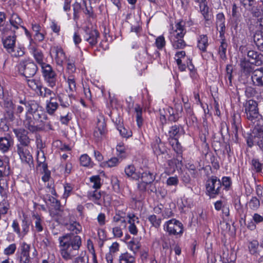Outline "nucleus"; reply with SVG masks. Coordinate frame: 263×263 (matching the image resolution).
I'll return each instance as SVG.
<instances>
[{
	"label": "nucleus",
	"instance_id": "1",
	"mask_svg": "<svg viewBox=\"0 0 263 263\" xmlns=\"http://www.w3.org/2000/svg\"><path fill=\"white\" fill-rule=\"evenodd\" d=\"M60 253L66 261L73 259L78 254L82 239L80 236L66 234L59 238Z\"/></svg>",
	"mask_w": 263,
	"mask_h": 263
},
{
	"label": "nucleus",
	"instance_id": "2",
	"mask_svg": "<svg viewBox=\"0 0 263 263\" xmlns=\"http://www.w3.org/2000/svg\"><path fill=\"white\" fill-rule=\"evenodd\" d=\"M247 119L251 122L254 128L251 134L248 137L247 143L251 147L257 144L263 151V118L262 116H247Z\"/></svg>",
	"mask_w": 263,
	"mask_h": 263
},
{
	"label": "nucleus",
	"instance_id": "3",
	"mask_svg": "<svg viewBox=\"0 0 263 263\" xmlns=\"http://www.w3.org/2000/svg\"><path fill=\"white\" fill-rule=\"evenodd\" d=\"M107 129L104 116L98 118L97 126L94 129L93 139L96 143H100L106 138Z\"/></svg>",
	"mask_w": 263,
	"mask_h": 263
},
{
	"label": "nucleus",
	"instance_id": "4",
	"mask_svg": "<svg viewBox=\"0 0 263 263\" xmlns=\"http://www.w3.org/2000/svg\"><path fill=\"white\" fill-rule=\"evenodd\" d=\"M205 188L206 194L210 198H214L221 193V180L216 176H212L207 180Z\"/></svg>",
	"mask_w": 263,
	"mask_h": 263
},
{
	"label": "nucleus",
	"instance_id": "5",
	"mask_svg": "<svg viewBox=\"0 0 263 263\" xmlns=\"http://www.w3.org/2000/svg\"><path fill=\"white\" fill-rule=\"evenodd\" d=\"M42 75L45 81L50 87H54L57 82V74L52 66L46 63L41 66Z\"/></svg>",
	"mask_w": 263,
	"mask_h": 263
},
{
	"label": "nucleus",
	"instance_id": "6",
	"mask_svg": "<svg viewBox=\"0 0 263 263\" xmlns=\"http://www.w3.org/2000/svg\"><path fill=\"white\" fill-rule=\"evenodd\" d=\"M164 229L170 235H182L183 232L182 223L176 219H172L166 221L164 225Z\"/></svg>",
	"mask_w": 263,
	"mask_h": 263
},
{
	"label": "nucleus",
	"instance_id": "7",
	"mask_svg": "<svg viewBox=\"0 0 263 263\" xmlns=\"http://www.w3.org/2000/svg\"><path fill=\"white\" fill-rule=\"evenodd\" d=\"M19 71L26 78H31L35 75L37 67L33 62L21 63L18 66Z\"/></svg>",
	"mask_w": 263,
	"mask_h": 263
},
{
	"label": "nucleus",
	"instance_id": "8",
	"mask_svg": "<svg viewBox=\"0 0 263 263\" xmlns=\"http://www.w3.org/2000/svg\"><path fill=\"white\" fill-rule=\"evenodd\" d=\"M28 146L17 145V153L22 162L28 164L29 166L33 167V160L32 155L28 148Z\"/></svg>",
	"mask_w": 263,
	"mask_h": 263
},
{
	"label": "nucleus",
	"instance_id": "9",
	"mask_svg": "<svg viewBox=\"0 0 263 263\" xmlns=\"http://www.w3.org/2000/svg\"><path fill=\"white\" fill-rule=\"evenodd\" d=\"M13 132L15 134L20 144L17 145H22L28 146L30 143L31 139L28 135L29 133L24 128L13 129Z\"/></svg>",
	"mask_w": 263,
	"mask_h": 263
},
{
	"label": "nucleus",
	"instance_id": "10",
	"mask_svg": "<svg viewBox=\"0 0 263 263\" xmlns=\"http://www.w3.org/2000/svg\"><path fill=\"white\" fill-rule=\"evenodd\" d=\"M100 33L99 31L95 29H87L85 30L84 39L88 42L89 44L93 47L98 43V39L99 37Z\"/></svg>",
	"mask_w": 263,
	"mask_h": 263
},
{
	"label": "nucleus",
	"instance_id": "11",
	"mask_svg": "<svg viewBox=\"0 0 263 263\" xmlns=\"http://www.w3.org/2000/svg\"><path fill=\"white\" fill-rule=\"evenodd\" d=\"M249 61L253 65L261 66L263 64V54L254 50H249L247 53Z\"/></svg>",
	"mask_w": 263,
	"mask_h": 263
},
{
	"label": "nucleus",
	"instance_id": "12",
	"mask_svg": "<svg viewBox=\"0 0 263 263\" xmlns=\"http://www.w3.org/2000/svg\"><path fill=\"white\" fill-rule=\"evenodd\" d=\"M183 157L182 155L176 156L171 160L167 161V164L169 166L170 172L173 173L176 170L181 169L183 166Z\"/></svg>",
	"mask_w": 263,
	"mask_h": 263
},
{
	"label": "nucleus",
	"instance_id": "13",
	"mask_svg": "<svg viewBox=\"0 0 263 263\" xmlns=\"http://www.w3.org/2000/svg\"><path fill=\"white\" fill-rule=\"evenodd\" d=\"M251 79L254 85L263 87V68H260L254 70Z\"/></svg>",
	"mask_w": 263,
	"mask_h": 263
},
{
	"label": "nucleus",
	"instance_id": "14",
	"mask_svg": "<svg viewBox=\"0 0 263 263\" xmlns=\"http://www.w3.org/2000/svg\"><path fill=\"white\" fill-rule=\"evenodd\" d=\"M55 54V59L56 63L59 65H62L65 59V53L61 47L54 46L51 48L50 53Z\"/></svg>",
	"mask_w": 263,
	"mask_h": 263
},
{
	"label": "nucleus",
	"instance_id": "15",
	"mask_svg": "<svg viewBox=\"0 0 263 263\" xmlns=\"http://www.w3.org/2000/svg\"><path fill=\"white\" fill-rule=\"evenodd\" d=\"M154 153L157 156L164 154L167 152L164 144L161 142L159 138H157L152 144Z\"/></svg>",
	"mask_w": 263,
	"mask_h": 263
},
{
	"label": "nucleus",
	"instance_id": "16",
	"mask_svg": "<svg viewBox=\"0 0 263 263\" xmlns=\"http://www.w3.org/2000/svg\"><path fill=\"white\" fill-rule=\"evenodd\" d=\"M252 65L253 64L247 60L246 58L241 59L239 63L241 72L245 75L253 73L254 70V67Z\"/></svg>",
	"mask_w": 263,
	"mask_h": 263
},
{
	"label": "nucleus",
	"instance_id": "17",
	"mask_svg": "<svg viewBox=\"0 0 263 263\" xmlns=\"http://www.w3.org/2000/svg\"><path fill=\"white\" fill-rule=\"evenodd\" d=\"M263 222V216L258 213H254L252 215V220L246 224L247 227L249 230L253 231L256 228V224Z\"/></svg>",
	"mask_w": 263,
	"mask_h": 263
},
{
	"label": "nucleus",
	"instance_id": "18",
	"mask_svg": "<svg viewBox=\"0 0 263 263\" xmlns=\"http://www.w3.org/2000/svg\"><path fill=\"white\" fill-rule=\"evenodd\" d=\"M24 125L30 132L37 131V124L34 121V116H25V119L23 120Z\"/></svg>",
	"mask_w": 263,
	"mask_h": 263
},
{
	"label": "nucleus",
	"instance_id": "19",
	"mask_svg": "<svg viewBox=\"0 0 263 263\" xmlns=\"http://www.w3.org/2000/svg\"><path fill=\"white\" fill-rule=\"evenodd\" d=\"M184 22L182 21L177 23L175 25V30L171 33V37H183L186 33L184 28Z\"/></svg>",
	"mask_w": 263,
	"mask_h": 263
},
{
	"label": "nucleus",
	"instance_id": "20",
	"mask_svg": "<svg viewBox=\"0 0 263 263\" xmlns=\"http://www.w3.org/2000/svg\"><path fill=\"white\" fill-rule=\"evenodd\" d=\"M13 143V141L10 137L0 138V151L3 153L8 152Z\"/></svg>",
	"mask_w": 263,
	"mask_h": 263
},
{
	"label": "nucleus",
	"instance_id": "21",
	"mask_svg": "<svg viewBox=\"0 0 263 263\" xmlns=\"http://www.w3.org/2000/svg\"><path fill=\"white\" fill-rule=\"evenodd\" d=\"M102 196V192L101 193L100 191H98L97 190L89 192L88 194V198L95 204L100 205L102 204V200L101 199Z\"/></svg>",
	"mask_w": 263,
	"mask_h": 263
},
{
	"label": "nucleus",
	"instance_id": "22",
	"mask_svg": "<svg viewBox=\"0 0 263 263\" xmlns=\"http://www.w3.org/2000/svg\"><path fill=\"white\" fill-rule=\"evenodd\" d=\"M253 40L257 49L263 52V31H256L253 36Z\"/></svg>",
	"mask_w": 263,
	"mask_h": 263
},
{
	"label": "nucleus",
	"instance_id": "23",
	"mask_svg": "<svg viewBox=\"0 0 263 263\" xmlns=\"http://www.w3.org/2000/svg\"><path fill=\"white\" fill-rule=\"evenodd\" d=\"M246 113L249 115H253L258 113V109L257 108V103L256 101L253 100H249L246 107Z\"/></svg>",
	"mask_w": 263,
	"mask_h": 263
},
{
	"label": "nucleus",
	"instance_id": "24",
	"mask_svg": "<svg viewBox=\"0 0 263 263\" xmlns=\"http://www.w3.org/2000/svg\"><path fill=\"white\" fill-rule=\"evenodd\" d=\"M124 172L128 177H131L135 180H138L140 178V173L136 171V168L133 165H129L126 167Z\"/></svg>",
	"mask_w": 263,
	"mask_h": 263
},
{
	"label": "nucleus",
	"instance_id": "25",
	"mask_svg": "<svg viewBox=\"0 0 263 263\" xmlns=\"http://www.w3.org/2000/svg\"><path fill=\"white\" fill-rule=\"evenodd\" d=\"M119 263H135V255L128 252L122 253L119 256Z\"/></svg>",
	"mask_w": 263,
	"mask_h": 263
},
{
	"label": "nucleus",
	"instance_id": "26",
	"mask_svg": "<svg viewBox=\"0 0 263 263\" xmlns=\"http://www.w3.org/2000/svg\"><path fill=\"white\" fill-rule=\"evenodd\" d=\"M30 49L33 54V56L36 61L40 65L41 67L43 66V64H46L43 62V54L40 50L38 49L34 46H31Z\"/></svg>",
	"mask_w": 263,
	"mask_h": 263
},
{
	"label": "nucleus",
	"instance_id": "27",
	"mask_svg": "<svg viewBox=\"0 0 263 263\" xmlns=\"http://www.w3.org/2000/svg\"><path fill=\"white\" fill-rule=\"evenodd\" d=\"M171 41L172 43L173 47L176 49H183L186 46L183 37H171Z\"/></svg>",
	"mask_w": 263,
	"mask_h": 263
},
{
	"label": "nucleus",
	"instance_id": "28",
	"mask_svg": "<svg viewBox=\"0 0 263 263\" xmlns=\"http://www.w3.org/2000/svg\"><path fill=\"white\" fill-rule=\"evenodd\" d=\"M15 36H9L3 41L4 46L8 52L11 51L12 49L15 47Z\"/></svg>",
	"mask_w": 263,
	"mask_h": 263
},
{
	"label": "nucleus",
	"instance_id": "29",
	"mask_svg": "<svg viewBox=\"0 0 263 263\" xmlns=\"http://www.w3.org/2000/svg\"><path fill=\"white\" fill-rule=\"evenodd\" d=\"M209 45L208 38L206 35H200L198 39V48L202 52H205Z\"/></svg>",
	"mask_w": 263,
	"mask_h": 263
},
{
	"label": "nucleus",
	"instance_id": "30",
	"mask_svg": "<svg viewBox=\"0 0 263 263\" xmlns=\"http://www.w3.org/2000/svg\"><path fill=\"white\" fill-rule=\"evenodd\" d=\"M170 145L172 146L173 150L176 153V156H182V147L179 142L178 139L173 138L169 141Z\"/></svg>",
	"mask_w": 263,
	"mask_h": 263
},
{
	"label": "nucleus",
	"instance_id": "31",
	"mask_svg": "<svg viewBox=\"0 0 263 263\" xmlns=\"http://www.w3.org/2000/svg\"><path fill=\"white\" fill-rule=\"evenodd\" d=\"M30 245L25 242H22L20 246V253L18 257L30 256Z\"/></svg>",
	"mask_w": 263,
	"mask_h": 263
},
{
	"label": "nucleus",
	"instance_id": "32",
	"mask_svg": "<svg viewBox=\"0 0 263 263\" xmlns=\"http://www.w3.org/2000/svg\"><path fill=\"white\" fill-rule=\"evenodd\" d=\"M10 23L14 29H17L22 25V20L16 13H13L10 19Z\"/></svg>",
	"mask_w": 263,
	"mask_h": 263
},
{
	"label": "nucleus",
	"instance_id": "33",
	"mask_svg": "<svg viewBox=\"0 0 263 263\" xmlns=\"http://www.w3.org/2000/svg\"><path fill=\"white\" fill-rule=\"evenodd\" d=\"M67 229L76 234L80 233L82 230L81 225L79 222L77 221H73L72 222L67 224Z\"/></svg>",
	"mask_w": 263,
	"mask_h": 263
},
{
	"label": "nucleus",
	"instance_id": "34",
	"mask_svg": "<svg viewBox=\"0 0 263 263\" xmlns=\"http://www.w3.org/2000/svg\"><path fill=\"white\" fill-rule=\"evenodd\" d=\"M33 217L35 219L34 224L35 228L37 232H41L43 230V219L38 214L33 215Z\"/></svg>",
	"mask_w": 263,
	"mask_h": 263
},
{
	"label": "nucleus",
	"instance_id": "35",
	"mask_svg": "<svg viewBox=\"0 0 263 263\" xmlns=\"http://www.w3.org/2000/svg\"><path fill=\"white\" fill-rule=\"evenodd\" d=\"M80 162L81 165L85 167H92L93 163L91 161V158L87 155L83 154L80 158Z\"/></svg>",
	"mask_w": 263,
	"mask_h": 263
},
{
	"label": "nucleus",
	"instance_id": "36",
	"mask_svg": "<svg viewBox=\"0 0 263 263\" xmlns=\"http://www.w3.org/2000/svg\"><path fill=\"white\" fill-rule=\"evenodd\" d=\"M228 47V44L226 42L225 40H222L221 42L220 46L219 47L218 53L220 57V58L222 60H225L227 59L226 57V51Z\"/></svg>",
	"mask_w": 263,
	"mask_h": 263
},
{
	"label": "nucleus",
	"instance_id": "37",
	"mask_svg": "<svg viewBox=\"0 0 263 263\" xmlns=\"http://www.w3.org/2000/svg\"><path fill=\"white\" fill-rule=\"evenodd\" d=\"M142 180L146 183H151L155 180V177L153 174L149 172H145L140 173V178Z\"/></svg>",
	"mask_w": 263,
	"mask_h": 263
},
{
	"label": "nucleus",
	"instance_id": "38",
	"mask_svg": "<svg viewBox=\"0 0 263 263\" xmlns=\"http://www.w3.org/2000/svg\"><path fill=\"white\" fill-rule=\"evenodd\" d=\"M72 95H62L60 97L59 100L61 103V105L64 107H67L70 105L71 103V97H72Z\"/></svg>",
	"mask_w": 263,
	"mask_h": 263
},
{
	"label": "nucleus",
	"instance_id": "39",
	"mask_svg": "<svg viewBox=\"0 0 263 263\" xmlns=\"http://www.w3.org/2000/svg\"><path fill=\"white\" fill-rule=\"evenodd\" d=\"M248 204L250 209L256 211L260 206V201L256 197H252Z\"/></svg>",
	"mask_w": 263,
	"mask_h": 263
},
{
	"label": "nucleus",
	"instance_id": "40",
	"mask_svg": "<svg viewBox=\"0 0 263 263\" xmlns=\"http://www.w3.org/2000/svg\"><path fill=\"white\" fill-rule=\"evenodd\" d=\"M29 222L27 221L26 218H24L22 220L21 222V234L20 236H25L29 230Z\"/></svg>",
	"mask_w": 263,
	"mask_h": 263
},
{
	"label": "nucleus",
	"instance_id": "41",
	"mask_svg": "<svg viewBox=\"0 0 263 263\" xmlns=\"http://www.w3.org/2000/svg\"><path fill=\"white\" fill-rule=\"evenodd\" d=\"M117 151L118 152V156L120 157L121 159H123L126 157L127 156V149L124 145L123 143H119L117 145Z\"/></svg>",
	"mask_w": 263,
	"mask_h": 263
},
{
	"label": "nucleus",
	"instance_id": "42",
	"mask_svg": "<svg viewBox=\"0 0 263 263\" xmlns=\"http://www.w3.org/2000/svg\"><path fill=\"white\" fill-rule=\"evenodd\" d=\"M4 107L7 115H13L15 114V105L11 101L6 102L4 104Z\"/></svg>",
	"mask_w": 263,
	"mask_h": 263
},
{
	"label": "nucleus",
	"instance_id": "43",
	"mask_svg": "<svg viewBox=\"0 0 263 263\" xmlns=\"http://www.w3.org/2000/svg\"><path fill=\"white\" fill-rule=\"evenodd\" d=\"M72 263H88L89 259L86 253L82 252L80 255L73 258Z\"/></svg>",
	"mask_w": 263,
	"mask_h": 263
},
{
	"label": "nucleus",
	"instance_id": "44",
	"mask_svg": "<svg viewBox=\"0 0 263 263\" xmlns=\"http://www.w3.org/2000/svg\"><path fill=\"white\" fill-rule=\"evenodd\" d=\"M148 219L152 226L156 228H158L161 223V218H157L155 215H151L148 216Z\"/></svg>",
	"mask_w": 263,
	"mask_h": 263
},
{
	"label": "nucleus",
	"instance_id": "45",
	"mask_svg": "<svg viewBox=\"0 0 263 263\" xmlns=\"http://www.w3.org/2000/svg\"><path fill=\"white\" fill-rule=\"evenodd\" d=\"M252 168L256 173H260L261 172L263 167V163L259 162L257 159H253L251 161Z\"/></svg>",
	"mask_w": 263,
	"mask_h": 263
},
{
	"label": "nucleus",
	"instance_id": "46",
	"mask_svg": "<svg viewBox=\"0 0 263 263\" xmlns=\"http://www.w3.org/2000/svg\"><path fill=\"white\" fill-rule=\"evenodd\" d=\"M27 81L28 86L34 91H37V88H39V87L42 85L40 81L35 79H28Z\"/></svg>",
	"mask_w": 263,
	"mask_h": 263
},
{
	"label": "nucleus",
	"instance_id": "47",
	"mask_svg": "<svg viewBox=\"0 0 263 263\" xmlns=\"http://www.w3.org/2000/svg\"><path fill=\"white\" fill-rule=\"evenodd\" d=\"M117 129L123 137L128 138L132 136V131L129 129L125 128L123 125L118 126L117 127Z\"/></svg>",
	"mask_w": 263,
	"mask_h": 263
},
{
	"label": "nucleus",
	"instance_id": "48",
	"mask_svg": "<svg viewBox=\"0 0 263 263\" xmlns=\"http://www.w3.org/2000/svg\"><path fill=\"white\" fill-rule=\"evenodd\" d=\"M259 243L257 240H253L249 242L248 248L249 251L252 254H256L257 253V250Z\"/></svg>",
	"mask_w": 263,
	"mask_h": 263
},
{
	"label": "nucleus",
	"instance_id": "49",
	"mask_svg": "<svg viewBox=\"0 0 263 263\" xmlns=\"http://www.w3.org/2000/svg\"><path fill=\"white\" fill-rule=\"evenodd\" d=\"M9 53H10L12 57L17 58L22 57L24 54L25 52L24 50V48L19 47H14L12 49V51H9Z\"/></svg>",
	"mask_w": 263,
	"mask_h": 263
},
{
	"label": "nucleus",
	"instance_id": "50",
	"mask_svg": "<svg viewBox=\"0 0 263 263\" xmlns=\"http://www.w3.org/2000/svg\"><path fill=\"white\" fill-rule=\"evenodd\" d=\"M90 181L93 183L92 187L98 189L101 186V178L99 175L93 176L90 178Z\"/></svg>",
	"mask_w": 263,
	"mask_h": 263
},
{
	"label": "nucleus",
	"instance_id": "51",
	"mask_svg": "<svg viewBox=\"0 0 263 263\" xmlns=\"http://www.w3.org/2000/svg\"><path fill=\"white\" fill-rule=\"evenodd\" d=\"M58 106V104L57 102H53V100H50V102H48L46 105L47 112L49 114H53L54 111L57 109Z\"/></svg>",
	"mask_w": 263,
	"mask_h": 263
},
{
	"label": "nucleus",
	"instance_id": "52",
	"mask_svg": "<svg viewBox=\"0 0 263 263\" xmlns=\"http://www.w3.org/2000/svg\"><path fill=\"white\" fill-rule=\"evenodd\" d=\"M200 10L206 20H209V7L206 2L199 4Z\"/></svg>",
	"mask_w": 263,
	"mask_h": 263
},
{
	"label": "nucleus",
	"instance_id": "53",
	"mask_svg": "<svg viewBox=\"0 0 263 263\" xmlns=\"http://www.w3.org/2000/svg\"><path fill=\"white\" fill-rule=\"evenodd\" d=\"M43 95V98L49 99L51 101L53 100L55 96L54 92L46 87H44Z\"/></svg>",
	"mask_w": 263,
	"mask_h": 263
},
{
	"label": "nucleus",
	"instance_id": "54",
	"mask_svg": "<svg viewBox=\"0 0 263 263\" xmlns=\"http://www.w3.org/2000/svg\"><path fill=\"white\" fill-rule=\"evenodd\" d=\"M112 222L115 224H117L119 222L121 223V226L124 228L126 227V221L124 217L120 215L119 214H116V215L113 217Z\"/></svg>",
	"mask_w": 263,
	"mask_h": 263
},
{
	"label": "nucleus",
	"instance_id": "55",
	"mask_svg": "<svg viewBox=\"0 0 263 263\" xmlns=\"http://www.w3.org/2000/svg\"><path fill=\"white\" fill-rule=\"evenodd\" d=\"M179 128L176 125L173 126L169 132V141L173 138L178 139Z\"/></svg>",
	"mask_w": 263,
	"mask_h": 263
},
{
	"label": "nucleus",
	"instance_id": "56",
	"mask_svg": "<svg viewBox=\"0 0 263 263\" xmlns=\"http://www.w3.org/2000/svg\"><path fill=\"white\" fill-rule=\"evenodd\" d=\"M221 186H224V189L228 191L230 189V187L232 184V181L230 177H223L222 178L221 181Z\"/></svg>",
	"mask_w": 263,
	"mask_h": 263
},
{
	"label": "nucleus",
	"instance_id": "57",
	"mask_svg": "<svg viewBox=\"0 0 263 263\" xmlns=\"http://www.w3.org/2000/svg\"><path fill=\"white\" fill-rule=\"evenodd\" d=\"M129 247L130 250L133 251V254L135 255L136 253L140 248L141 245L139 242H135L134 240H132L129 242Z\"/></svg>",
	"mask_w": 263,
	"mask_h": 263
},
{
	"label": "nucleus",
	"instance_id": "58",
	"mask_svg": "<svg viewBox=\"0 0 263 263\" xmlns=\"http://www.w3.org/2000/svg\"><path fill=\"white\" fill-rule=\"evenodd\" d=\"M119 163V159L116 157H112L105 162L104 165L108 167L117 166Z\"/></svg>",
	"mask_w": 263,
	"mask_h": 263
},
{
	"label": "nucleus",
	"instance_id": "59",
	"mask_svg": "<svg viewBox=\"0 0 263 263\" xmlns=\"http://www.w3.org/2000/svg\"><path fill=\"white\" fill-rule=\"evenodd\" d=\"M155 44L159 49H161L165 45L164 37L163 36H159L156 39Z\"/></svg>",
	"mask_w": 263,
	"mask_h": 263
},
{
	"label": "nucleus",
	"instance_id": "60",
	"mask_svg": "<svg viewBox=\"0 0 263 263\" xmlns=\"http://www.w3.org/2000/svg\"><path fill=\"white\" fill-rule=\"evenodd\" d=\"M16 249V246L15 243H12L4 250V254L7 255L13 254Z\"/></svg>",
	"mask_w": 263,
	"mask_h": 263
},
{
	"label": "nucleus",
	"instance_id": "61",
	"mask_svg": "<svg viewBox=\"0 0 263 263\" xmlns=\"http://www.w3.org/2000/svg\"><path fill=\"white\" fill-rule=\"evenodd\" d=\"M67 83L68 84L70 91L71 92L75 91L76 90V84L75 80L72 76L68 78Z\"/></svg>",
	"mask_w": 263,
	"mask_h": 263
},
{
	"label": "nucleus",
	"instance_id": "62",
	"mask_svg": "<svg viewBox=\"0 0 263 263\" xmlns=\"http://www.w3.org/2000/svg\"><path fill=\"white\" fill-rule=\"evenodd\" d=\"M102 198H103V202L105 206H108L111 203V198L109 194L105 192H102Z\"/></svg>",
	"mask_w": 263,
	"mask_h": 263
},
{
	"label": "nucleus",
	"instance_id": "63",
	"mask_svg": "<svg viewBox=\"0 0 263 263\" xmlns=\"http://www.w3.org/2000/svg\"><path fill=\"white\" fill-rule=\"evenodd\" d=\"M128 218V223L129 225L135 224V223H139V218L134 214L129 213L127 214Z\"/></svg>",
	"mask_w": 263,
	"mask_h": 263
},
{
	"label": "nucleus",
	"instance_id": "64",
	"mask_svg": "<svg viewBox=\"0 0 263 263\" xmlns=\"http://www.w3.org/2000/svg\"><path fill=\"white\" fill-rule=\"evenodd\" d=\"M36 161L37 164L46 163V157L43 151L37 152Z\"/></svg>",
	"mask_w": 263,
	"mask_h": 263
}]
</instances>
